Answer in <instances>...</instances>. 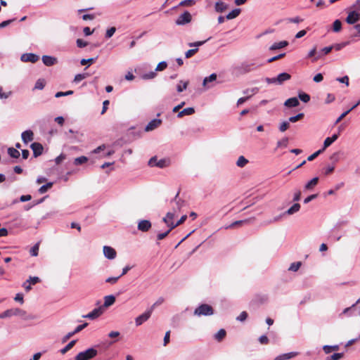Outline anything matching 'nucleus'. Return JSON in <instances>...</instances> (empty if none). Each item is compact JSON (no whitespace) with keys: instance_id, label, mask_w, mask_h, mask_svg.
Here are the masks:
<instances>
[{"instance_id":"f257e3e1","label":"nucleus","mask_w":360,"mask_h":360,"mask_svg":"<svg viewBox=\"0 0 360 360\" xmlns=\"http://www.w3.org/2000/svg\"><path fill=\"white\" fill-rule=\"evenodd\" d=\"M13 316L22 317L25 320H30L36 319L34 315H27L26 311L19 308L10 309L0 314V319H5Z\"/></svg>"},{"instance_id":"f03ea898","label":"nucleus","mask_w":360,"mask_h":360,"mask_svg":"<svg viewBox=\"0 0 360 360\" xmlns=\"http://www.w3.org/2000/svg\"><path fill=\"white\" fill-rule=\"evenodd\" d=\"M98 351L94 347L89 348L85 351L79 352L75 357V360H91L96 356Z\"/></svg>"},{"instance_id":"7ed1b4c3","label":"nucleus","mask_w":360,"mask_h":360,"mask_svg":"<svg viewBox=\"0 0 360 360\" xmlns=\"http://www.w3.org/2000/svg\"><path fill=\"white\" fill-rule=\"evenodd\" d=\"M214 314L213 308L207 304H202L198 307L194 311V315L201 316H211Z\"/></svg>"},{"instance_id":"20e7f679","label":"nucleus","mask_w":360,"mask_h":360,"mask_svg":"<svg viewBox=\"0 0 360 360\" xmlns=\"http://www.w3.org/2000/svg\"><path fill=\"white\" fill-rule=\"evenodd\" d=\"M262 66V64L252 60L244 62L240 65V70L243 72L247 73L253 70H255L259 67Z\"/></svg>"},{"instance_id":"39448f33","label":"nucleus","mask_w":360,"mask_h":360,"mask_svg":"<svg viewBox=\"0 0 360 360\" xmlns=\"http://www.w3.org/2000/svg\"><path fill=\"white\" fill-rule=\"evenodd\" d=\"M192 16L188 11H185L180 15L176 20V24L178 25H184L191 21Z\"/></svg>"},{"instance_id":"423d86ee","label":"nucleus","mask_w":360,"mask_h":360,"mask_svg":"<svg viewBox=\"0 0 360 360\" xmlns=\"http://www.w3.org/2000/svg\"><path fill=\"white\" fill-rule=\"evenodd\" d=\"M152 314V309H148L143 314L137 316L135 319V323L136 326H139L143 324L145 321H146Z\"/></svg>"},{"instance_id":"0eeeda50","label":"nucleus","mask_w":360,"mask_h":360,"mask_svg":"<svg viewBox=\"0 0 360 360\" xmlns=\"http://www.w3.org/2000/svg\"><path fill=\"white\" fill-rule=\"evenodd\" d=\"M179 193H176L175 195L174 200L171 201L172 203L174 202V205L172 207V212L176 214L177 212H180L181 207L184 205V200L178 198Z\"/></svg>"},{"instance_id":"6e6552de","label":"nucleus","mask_w":360,"mask_h":360,"mask_svg":"<svg viewBox=\"0 0 360 360\" xmlns=\"http://www.w3.org/2000/svg\"><path fill=\"white\" fill-rule=\"evenodd\" d=\"M39 59V56L32 53H23L20 57V60L22 62H30L32 63H36Z\"/></svg>"},{"instance_id":"1a4fd4ad","label":"nucleus","mask_w":360,"mask_h":360,"mask_svg":"<svg viewBox=\"0 0 360 360\" xmlns=\"http://www.w3.org/2000/svg\"><path fill=\"white\" fill-rule=\"evenodd\" d=\"M103 313V307H99L98 308L94 309L90 313H89L86 315H83L82 317L85 318V319L94 320V319H96V318L99 317Z\"/></svg>"},{"instance_id":"9d476101","label":"nucleus","mask_w":360,"mask_h":360,"mask_svg":"<svg viewBox=\"0 0 360 360\" xmlns=\"http://www.w3.org/2000/svg\"><path fill=\"white\" fill-rule=\"evenodd\" d=\"M359 20L360 14L358 12L353 11L349 13L346 18V22L349 25H353L358 22Z\"/></svg>"},{"instance_id":"9b49d317","label":"nucleus","mask_w":360,"mask_h":360,"mask_svg":"<svg viewBox=\"0 0 360 360\" xmlns=\"http://www.w3.org/2000/svg\"><path fill=\"white\" fill-rule=\"evenodd\" d=\"M104 256L108 259H113L116 257L117 253L114 248L105 245L103 247Z\"/></svg>"},{"instance_id":"f8f14e48","label":"nucleus","mask_w":360,"mask_h":360,"mask_svg":"<svg viewBox=\"0 0 360 360\" xmlns=\"http://www.w3.org/2000/svg\"><path fill=\"white\" fill-rule=\"evenodd\" d=\"M151 222L149 220L143 219L138 223V229L143 232H146L151 228Z\"/></svg>"},{"instance_id":"ddd939ff","label":"nucleus","mask_w":360,"mask_h":360,"mask_svg":"<svg viewBox=\"0 0 360 360\" xmlns=\"http://www.w3.org/2000/svg\"><path fill=\"white\" fill-rule=\"evenodd\" d=\"M43 63L46 66H52L58 63V59L56 57L44 55L41 58Z\"/></svg>"},{"instance_id":"4468645a","label":"nucleus","mask_w":360,"mask_h":360,"mask_svg":"<svg viewBox=\"0 0 360 360\" xmlns=\"http://www.w3.org/2000/svg\"><path fill=\"white\" fill-rule=\"evenodd\" d=\"M162 123L160 119H153L145 127V131H150L158 128Z\"/></svg>"},{"instance_id":"2eb2a0df","label":"nucleus","mask_w":360,"mask_h":360,"mask_svg":"<svg viewBox=\"0 0 360 360\" xmlns=\"http://www.w3.org/2000/svg\"><path fill=\"white\" fill-rule=\"evenodd\" d=\"M30 147L33 151V155L35 158L41 155L44 148L41 143L34 142L31 144Z\"/></svg>"},{"instance_id":"dca6fc26","label":"nucleus","mask_w":360,"mask_h":360,"mask_svg":"<svg viewBox=\"0 0 360 360\" xmlns=\"http://www.w3.org/2000/svg\"><path fill=\"white\" fill-rule=\"evenodd\" d=\"M21 139L23 143L25 144L32 141L34 139V134L32 131L29 129L23 131L21 134Z\"/></svg>"},{"instance_id":"f3484780","label":"nucleus","mask_w":360,"mask_h":360,"mask_svg":"<svg viewBox=\"0 0 360 360\" xmlns=\"http://www.w3.org/2000/svg\"><path fill=\"white\" fill-rule=\"evenodd\" d=\"M333 50V47L326 46L323 48L320 51L317 53V55L313 58L312 61H316L317 60L321 58L324 55L328 54Z\"/></svg>"},{"instance_id":"a211bd4d","label":"nucleus","mask_w":360,"mask_h":360,"mask_svg":"<svg viewBox=\"0 0 360 360\" xmlns=\"http://www.w3.org/2000/svg\"><path fill=\"white\" fill-rule=\"evenodd\" d=\"M115 302V297L112 295H106L104 297V303L103 305L100 306V307H103V311H104V309L112 305Z\"/></svg>"},{"instance_id":"6ab92c4d","label":"nucleus","mask_w":360,"mask_h":360,"mask_svg":"<svg viewBox=\"0 0 360 360\" xmlns=\"http://www.w3.org/2000/svg\"><path fill=\"white\" fill-rule=\"evenodd\" d=\"M229 7V5L221 1H217L214 5L215 11L217 13H223Z\"/></svg>"},{"instance_id":"aec40b11","label":"nucleus","mask_w":360,"mask_h":360,"mask_svg":"<svg viewBox=\"0 0 360 360\" xmlns=\"http://www.w3.org/2000/svg\"><path fill=\"white\" fill-rule=\"evenodd\" d=\"M299 100L296 97L290 98L287 99L284 103V105L288 108L297 107V105H299Z\"/></svg>"},{"instance_id":"412c9836","label":"nucleus","mask_w":360,"mask_h":360,"mask_svg":"<svg viewBox=\"0 0 360 360\" xmlns=\"http://www.w3.org/2000/svg\"><path fill=\"white\" fill-rule=\"evenodd\" d=\"M195 113V109L192 107L186 108L179 112L177 114L178 118H181L185 115H191Z\"/></svg>"},{"instance_id":"4be33fe9","label":"nucleus","mask_w":360,"mask_h":360,"mask_svg":"<svg viewBox=\"0 0 360 360\" xmlns=\"http://www.w3.org/2000/svg\"><path fill=\"white\" fill-rule=\"evenodd\" d=\"M291 78V76L290 74L287 72H282L280 73L277 76V82H278V85L283 84L285 82L289 80Z\"/></svg>"},{"instance_id":"5701e85b","label":"nucleus","mask_w":360,"mask_h":360,"mask_svg":"<svg viewBox=\"0 0 360 360\" xmlns=\"http://www.w3.org/2000/svg\"><path fill=\"white\" fill-rule=\"evenodd\" d=\"M288 45V42L287 41H281L279 42H276L273 44L270 47L269 50L274 51L280 49H283Z\"/></svg>"},{"instance_id":"b1692460","label":"nucleus","mask_w":360,"mask_h":360,"mask_svg":"<svg viewBox=\"0 0 360 360\" xmlns=\"http://www.w3.org/2000/svg\"><path fill=\"white\" fill-rule=\"evenodd\" d=\"M240 13V8H235V9L232 10L231 12H229L226 15V19H227V20L234 19L236 17H238Z\"/></svg>"},{"instance_id":"393cba45","label":"nucleus","mask_w":360,"mask_h":360,"mask_svg":"<svg viewBox=\"0 0 360 360\" xmlns=\"http://www.w3.org/2000/svg\"><path fill=\"white\" fill-rule=\"evenodd\" d=\"M300 205L299 203H295L284 214L291 215L297 212L300 210Z\"/></svg>"},{"instance_id":"a878e982","label":"nucleus","mask_w":360,"mask_h":360,"mask_svg":"<svg viewBox=\"0 0 360 360\" xmlns=\"http://www.w3.org/2000/svg\"><path fill=\"white\" fill-rule=\"evenodd\" d=\"M7 151L9 156L13 158L18 159L20 155V152L16 148L13 147L8 148Z\"/></svg>"},{"instance_id":"bb28decb","label":"nucleus","mask_w":360,"mask_h":360,"mask_svg":"<svg viewBox=\"0 0 360 360\" xmlns=\"http://www.w3.org/2000/svg\"><path fill=\"white\" fill-rule=\"evenodd\" d=\"M250 221V219L236 221L233 222L232 224H231L230 225L226 226L225 229H233V228H235L236 226L248 224V223H249Z\"/></svg>"},{"instance_id":"cd10ccee","label":"nucleus","mask_w":360,"mask_h":360,"mask_svg":"<svg viewBox=\"0 0 360 360\" xmlns=\"http://www.w3.org/2000/svg\"><path fill=\"white\" fill-rule=\"evenodd\" d=\"M319 181L318 177H314L312 179H311L307 184H306L304 188L306 190H311L314 186H315Z\"/></svg>"},{"instance_id":"c85d7f7f","label":"nucleus","mask_w":360,"mask_h":360,"mask_svg":"<svg viewBox=\"0 0 360 360\" xmlns=\"http://www.w3.org/2000/svg\"><path fill=\"white\" fill-rule=\"evenodd\" d=\"M226 332L224 329H220L215 335L214 338L218 342L221 341L226 336Z\"/></svg>"},{"instance_id":"c756f323","label":"nucleus","mask_w":360,"mask_h":360,"mask_svg":"<svg viewBox=\"0 0 360 360\" xmlns=\"http://www.w3.org/2000/svg\"><path fill=\"white\" fill-rule=\"evenodd\" d=\"M76 342V340L70 341L65 347L60 349V353L63 354H65L75 346Z\"/></svg>"},{"instance_id":"7c9ffc66","label":"nucleus","mask_w":360,"mask_h":360,"mask_svg":"<svg viewBox=\"0 0 360 360\" xmlns=\"http://www.w3.org/2000/svg\"><path fill=\"white\" fill-rule=\"evenodd\" d=\"M248 163V160L244 156L240 155L236 162V165L239 167H243Z\"/></svg>"},{"instance_id":"2f4dec72","label":"nucleus","mask_w":360,"mask_h":360,"mask_svg":"<svg viewBox=\"0 0 360 360\" xmlns=\"http://www.w3.org/2000/svg\"><path fill=\"white\" fill-rule=\"evenodd\" d=\"M188 85V81L183 82L182 80H181L179 82V84L176 86V91L179 93H181V92H182L183 91H184V90H186L187 89Z\"/></svg>"},{"instance_id":"473e14b6","label":"nucleus","mask_w":360,"mask_h":360,"mask_svg":"<svg viewBox=\"0 0 360 360\" xmlns=\"http://www.w3.org/2000/svg\"><path fill=\"white\" fill-rule=\"evenodd\" d=\"M88 161V158L86 156H80L78 158H75L74 160V165H82Z\"/></svg>"},{"instance_id":"72a5a7b5","label":"nucleus","mask_w":360,"mask_h":360,"mask_svg":"<svg viewBox=\"0 0 360 360\" xmlns=\"http://www.w3.org/2000/svg\"><path fill=\"white\" fill-rule=\"evenodd\" d=\"M217 74L212 73L210 76L205 77L203 79V86H206L207 83L214 82L217 79Z\"/></svg>"},{"instance_id":"f704fd0d","label":"nucleus","mask_w":360,"mask_h":360,"mask_svg":"<svg viewBox=\"0 0 360 360\" xmlns=\"http://www.w3.org/2000/svg\"><path fill=\"white\" fill-rule=\"evenodd\" d=\"M323 349L324 351V352L326 354H329L333 350H338L339 349V346L338 345H333V346H330V345H324L323 347Z\"/></svg>"},{"instance_id":"c9c22d12","label":"nucleus","mask_w":360,"mask_h":360,"mask_svg":"<svg viewBox=\"0 0 360 360\" xmlns=\"http://www.w3.org/2000/svg\"><path fill=\"white\" fill-rule=\"evenodd\" d=\"M342 29V22L340 20H335L333 24V30L335 32H338Z\"/></svg>"},{"instance_id":"e433bc0d","label":"nucleus","mask_w":360,"mask_h":360,"mask_svg":"<svg viewBox=\"0 0 360 360\" xmlns=\"http://www.w3.org/2000/svg\"><path fill=\"white\" fill-rule=\"evenodd\" d=\"M52 186H53V183L49 182L45 185L41 186L39 188V193L41 194L45 193L48 191V189L51 188Z\"/></svg>"},{"instance_id":"4c0bfd02","label":"nucleus","mask_w":360,"mask_h":360,"mask_svg":"<svg viewBox=\"0 0 360 360\" xmlns=\"http://www.w3.org/2000/svg\"><path fill=\"white\" fill-rule=\"evenodd\" d=\"M298 98L304 103H307L310 100V96L304 92L299 93Z\"/></svg>"},{"instance_id":"58836bf2","label":"nucleus","mask_w":360,"mask_h":360,"mask_svg":"<svg viewBox=\"0 0 360 360\" xmlns=\"http://www.w3.org/2000/svg\"><path fill=\"white\" fill-rule=\"evenodd\" d=\"M45 86V81L44 79H39L36 83H35V85H34V89H39V90H41L44 88Z\"/></svg>"},{"instance_id":"ea45409f","label":"nucleus","mask_w":360,"mask_h":360,"mask_svg":"<svg viewBox=\"0 0 360 360\" xmlns=\"http://www.w3.org/2000/svg\"><path fill=\"white\" fill-rule=\"evenodd\" d=\"M157 74H156V71H151L148 73H146L144 75H143L141 76L142 79H153L156 77Z\"/></svg>"},{"instance_id":"a19ab883","label":"nucleus","mask_w":360,"mask_h":360,"mask_svg":"<svg viewBox=\"0 0 360 360\" xmlns=\"http://www.w3.org/2000/svg\"><path fill=\"white\" fill-rule=\"evenodd\" d=\"M348 44L349 41H346L340 44H335L330 46L333 47V49H335V51H340Z\"/></svg>"},{"instance_id":"79ce46f5","label":"nucleus","mask_w":360,"mask_h":360,"mask_svg":"<svg viewBox=\"0 0 360 360\" xmlns=\"http://www.w3.org/2000/svg\"><path fill=\"white\" fill-rule=\"evenodd\" d=\"M301 265L302 263L300 262H293L290 264V267L288 268V270L291 271H297L300 269Z\"/></svg>"},{"instance_id":"37998d69","label":"nucleus","mask_w":360,"mask_h":360,"mask_svg":"<svg viewBox=\"0 0 360 360\" xmlns=\"http://www.w3.org/2000/svg\"><path fill=\"white\" fill-rule=\"evenodd\" d=\"M88 76V74L86 73H83V74H77L75 76V78H74V82L75 83H79V82H81L82 80L84 79L85 78H86Z\"/></svg>"},{"instance_id":"c03bdc74","label":"nucleus","mask_w":360,"mask_h":360,"mask_svg":"<svg viewBox=\"0 0 360 360\" xmlns=\"http://www.w3.org/2000/svg\"><path fill=\"white\" fill-rule=\"evenodd\" d=\"M343 356V353H335L333 355L328 356L325 360H339Z\"/></svg>"},{"instance_id":"a18cd8bd","label":"nucleus","mask_w":360,"mask_h":360,"mask_svg":"<svg viewBox=\"0 0 360 360\" xmlns=\"http://www.w3.org/2000/svg\"><path fill=\"white\" fill-rule=\"evenodd\" d=\"M288 143V138H283V139L278 141L276 143V148L280 147H287Z\"/></svg>"},{"instance_id":"49530a36","label":"nucleus","mask_w":360,"mask_h":360,"mask_svg":"<svg viewBox=\"0 0 360 360\" xmlns=\"http://www.w3.org/2000/svg\"><path fill=\"white\" fill-rule=\"evenodd\" d=\"M304 115L302 112L298 113L295 116H292V117H289L288 121L290 122H296L297 121H298L300 119H302L304 117Z\"/></svg>"},{"instance_id":"de8ad7c7","label":"nucleus","mask_w":360,"mask_h":360,"mask_svg":"<svg viewBox=\"0 0 360 360\" xmlns=\"http://www.w3.org/2000/svg\"><path fill=\"white\" fill-rule=\"evenodd\" d=\"M167 67V63L165 61H162L159 63L155 68V71H162L166 69Z\"/></svg>"},{"instance_id":"09e8293b","label":"nucleus","mask_w":360,"mask_h":360,"mask_svg":"<svg viewBox=\"0 0 360 360\" xmlns=\"http://www.w3.org/2000/svg\"><path fill=\"white\" fill-rule=\"evenodd\" d=\"M38 252H39V244L37 243L30 249V253L32 256L36 257L38 255Z\"/></svg>"},{"instance_id":"8fccbe9b","label":"nucleus","mask_w":360,"mask_h":360,"mask_svg":"<svg viewBox=\"0 0 360 360\" xmlns=\"http://www.w3.org/2000/svg\"><path fill=\"white\" fill-rule=\"evenodd\" d=\"M290 127L289 121L283 122L279 126V130L281 132L286 131Z\"/></svg>"},{"instance_id":"3c124183","label":"nucleus","mask_w":360,"mask_h":360,"mask_svg":"<svg viewBox=\"0 0 360 360\" xmlns=\"http://www.w3.org/2000/svg\"><path fill=\"white\" fill-rule=\"evenodd\" d=\"M333 140L330 139V137H327L323 142V148L321 150H323V152L329 147L333 143Z\"/></svg>"},{"instance_id":"603ef678","label":"nucleus","mask_w":360,"mask_h":360,"mask_svg":"<svg viewBox=\"0 0 360 360\" xmlns=\"http://www.w3.org/2000/svg\"><path fill=\"white\" fill-rule=\"evenodd\" d=\"M198 48L190 49L185 53V57L186 58H189L192 57L195 53H196L198 52Z\"/></svg>"},{"instance_id":"864d4df0","label":"nucleus","mask_w":360,"mask_h":360,"mask_svg":"<svg viewBox=\"0 0 360 360\" xmlns=\"http://www.w3.org/2000/svg\"><path fill=\"white\" fill-rule=\"evenodd\" d=\"M72 94H73V91H71V90L65 91V92L58 91L55 94V97L60 98L61 96H69V95H72Z\"/></svg>"},{"instance_id":"5fc2aeb1","label":"nucleus","mask_w":360,"mask_h":360,"mask_svg":"<svg viewBox=\"0 0 360 360\" xmlns=\"http://www.w3.org/2000/svg\"><path fill=\"white\" fill-rule=\"evenodd\" d=\"M259 91V89L257 87H254L252 89H247L243 91L244 94H251L252 95H254L257 94Z\"/></svg>"},{"instance_id":"6e6d98bb","label":"nucleus","mask_w":360,"mask_h":360,"mask_svg":"<svg viewBox=\"0 0 360 360\" xmlns=\"http://www.w3.org/2000/svg\"><path fill=\"white\" fill-rule=\"evenodd\" d=\"M116 31V28L115 27H112L110 29L107 30L105 33V37L109 39L115 34Z\"/></svg>"},{"instance_id":"4d7b16f0","label":"nucleus","mask_w":360,"mask_h":360,"mask_svg":"<svg viewBox=\"0 0 360 360\" xmlns=\"http://www.w3.org/2000/svg\"><path fill=\"white\" fill-rule=\"evenodd\" d=\"M106 146L105 144H102L92 150L91 153L94 154H99L101 151H103L105 149Z\"/></svg>"},{"instance_id":"13d9d810","label":"nucleus","mask_w":360,"mask_h":360,"mask_svg":"<svg viewBox=\"0 0 360 360\" xmlns=\"http://www.w3.org/2000/svg\"><path fill=\"white\" fill-rule=\"evenodd\" d=\"M297 354V352H289L282 354L284 360L290 359Z\"/></svg>"},{"instance_id":"bf43d9fd","label":"nucleus","mask_w":360,"mask_h":360,"mask_svg":"<svg viewBox=\"0 0 360 360\" xmlns=\"http://www.w3.org/2000/svg\"><path fill=\"white\" fill-rule=\"evenodd\" d=\"M96 60V58H88V59H82L81 61H80V63L81 65H84L87 63H93L94 62H95V60Z\"/></svg>"},{"instance_id":"052dcab7","label":"nucleus","mask_w":360,"mask_h":360,"mask_svg":"<svg viewBox=\"0 0 360 360\" xmlns=\"http://www.w3.org/2000/svg\"><path fill=\"white\" fill-rule=\"evenodd\" d=\"M265 81L269 84H274L278 85V82H277L278 81L277 80V77H272V78L266 77L265 78Z\"/></svg>"},{"instance_id":"680f3d73","label":"nucleus","mask_w":360,"mask_h":360,"mask_svg":"<svg viewBox=\"0 0 360 360\" xmlns=\"http://www.w3.org/2000/svg\"><path fill=\"white\" fill-rule=\"evenodd\" d=\"M15 18L7 20L5 21H3L0 23V29L4 28L6 26L9 25L12 22L15 21Z\"/></svg>"},{"instance_id":"e2e57ef3","label":"nucleus","mask_w":360,"mask_h":360,"mask_svg":"<svg viewBox=\"0 0 360 360\" xmlns=\"http://www.w3.org/2000/svg\"><path fill=\"white\" fill-rule=\"evenodd\" d=\"M167 161L165 159L159 160L155 166L160 168H164L167 166Z\"/></svg>"},{"instance_id":"0e129e2a","label":"nucleus","mask_w":360,"mask_h":360,"mask_svg":"<svg viewBox=\"0 0 360 360\" xmlns=\"http://www.w3.org/2000/svg\"><path fill=\"white\" fill-rule=\"evenodd\" d=\"M40 281V279L37 276H30L28 280H27V282H28L30 284L34 285Z\"/></svg>"},{"instance_id":"69168bd1","label":"nucleus","mask_w":360,"mask_h":360,"mask_svg":"<svg viewBox=\"0 0 360 360\" xmlns=\"http://www.w3.org/2000/svg\"><path fill=\"white\" fill-rule=\"evenodd\" d=\"M321 153H323V150L320 149V150H317L316 152H315L313 154H311V155H309L307 158V160L308 161H312L314 159H315Z\"/></svg>"},{"instance_id":"338daca9","label":"nucleus","mask_w":360,"mask_h":360,"mask_svg":"<svg viewBox=\"0 0 360 360\" xmlns=\"http://www.w3.org/2000/svg\"><path fill=\"white\" fill-rule=\"evenodd\" d=\"M340 83L345 84L347 86H349V77L348 76H344L342 77H338L336 79Z\"/></svg>"},{"instance_id":"774afa93","label":"nucleus","mask_w":360,"mask_h":360,"mask_svg":"<svg viewBox=\"0 0 360 360\" xmlns=\"http://www.w3.org/2000/svg\"><path fill=\"white\" fill-rule=\"evenodd\" d=\"M248 317V313L246 311H242L240 315L236 318L239 321H244Z\"/></svg>"}]
</instances>
